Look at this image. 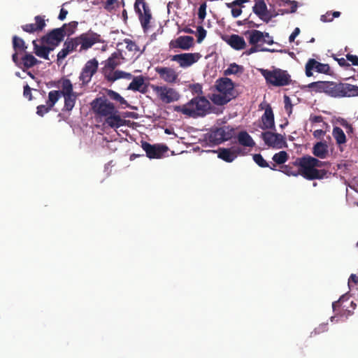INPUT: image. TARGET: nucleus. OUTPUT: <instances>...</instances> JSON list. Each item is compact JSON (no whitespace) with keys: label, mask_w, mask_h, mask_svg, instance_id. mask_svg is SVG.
<instances>
[{"label":"nucleus","mask_w":358,"mask_h":358,"mask_svg":"<svg viewBox=\"0 0 358 358\" xmlns=\"http://www.w3.org/2000/svg\"><path fill=\"white\" fill-rule=\"evenodd\" d=\"M213 109L210 102L205 96H196L187 103L175 107L176 111L194 118L204 117Z\"/></svg>","instance_id":"f03ea898"},{"label":"nucleus","mask_w":358,"mask_h":358,"mask_svg":"<svg viewBox=\"0 0 358 358\" xmlns=\"http://www.w3.org/2000/svg\"><path fill=\"white\" fill-rule=\"evenodd\" d=\"M238 141L241 145L246 147H253L255 145L252 137L245 131L238 133Z\"/></svg>","instance_id":"2f4dec72"},{"label":"nucleus","mask_w":358,"mask_h":358,"mask_svg":"<svg viewBox=\"0 0 358 358\" xmlns=\"http://www.w3.org/2000/svg\"><path fill=\"white\" fill-rule=\"evenodd\" d=\"M194 45V38L190 36H181L172 40L169 46L171 48H180L187 50Z\"/></svg>","instance_id":"412c9836"},{"label":"nucleus","mask_w":358,"mask_h":358,"mask_svg":"<svg viewBox=\"0 0 358 358\" xmlns=\"http://www.w3.org/2000/svg\"><path fill=\"white\" fill-rule=\"evenodd\" d=\"M310 159L315 169L322 167L326 164L325 162H322L318 159L310 156Z\"/></svg>","instance_id":"4d7b16f0"},{"label":"nucleus","mask_w":358,"mask_h":358,"mask_svg":"<svg viewBox=\"0 0 358 358\" xmlns=\"http://www.w3.org/2000/svg\"><path fill=\"white\" fill-rule=\"evenodd\" d=\"M124 58L123 57L122 52L120 50L114 52L111 54L110 57L104 62V66L103 68V73L113 71L117 66H120Z\"/></svg>","instance_id":"6ab92c4d"},{"label":"nucleus","mask_w":358,"mask_h":358,"mask_svg":"<svg viewBox=\"0 0 358 358\" xmlns=\"http://www.w3.org/2000/svg\"><path fill=\"white\" fill-rule=\"evenodd\" d=\"M245 36H248V39L250 45H260L263 44L264 32L252 29L245 32Z\"/></svg>","instance_id":"393cba45"},{"label":"nucleus","mask_w":358,"mask_h":358,"mask_svg":"<svg viewBox=\"0 0 358 358\" xmlns=\"http://www.w3.org/2000/svg\"><path fill=\"white\" fill-rule=\"evenodd\" d=\"M344 298H345V296L343 295L340 297V299L338 301L333 302L332 308H333V310L334 313H336L337 309L339 308V307L341 306V301H343L344 299Z\"/></svg>","instance_id":"338daca9"},{"label":"nucleus","mask_w":358,"mask_h":358,"mask_svg":"<svg viewBox=\"0 0 358 358\" xmlns=\"http://www.w3.org/2000/svg\"><path fill=\"white\" fill-rule=\"evenodd\" d=\"M358 96V86L349 83H343L341 97Z\"/></svg>","instance_id":"7c9ffc66"},{"label":"nucleus","mask_w":358,"mask_h":358,"mask_svg":"<svg viewBox=\"0 0 358 358\" xmlns=\"http://www.w3.org/2000/svg\"><path fill=\"white\" fill-rule=\"evenodd\" d=\"M227 43L236 50H244L246 46V42L243 36L238 34H231L225 40Z\"/></svg>","instance_id":"b1692460"},{"label":"nucleus","mask_w":358,"mask_h":358,"mask_svg":"<svg viewBox=\"0 0 358 358\" xmlns=\"http://www.w3.org/2000/svg\"><path fill=\"white\" fill-rule=\"evenodd\" d=\"M61 95L63 96L77 94L73 92V85L69 79H64L62 81Z\"/></svg>","instance_id":"72a5a7b5"},{"label":"nucleus","mask_w":358,"mask_h":358,"mask_svg":"<svg viewBox=\"0 0 358 358\" xmlns=\"http://www.w3.org/2000/svg\"><path fill=\"white\" fill-rule=\"evenodd\" d=\"M34 46V53L39 57L43 58L44 59L49 60V56L46 52L45 45H39L34 40L32 42Z\"/></svg>","instance_id":"4c0bfd02"},{"label":"nucleus","mask_w":358,"mask_h":358,"mask_svg":"<svg viewBox=\"0 0 358 358\" xmlns=\"http://www.w3.org/2000/svg\"><path fill=\"white\" fill-rule=\"evenodd\" d=\"M226 6L227 8L235 7V6L242 7V8L244 7L243 4L242 3L241 0H235L231 3H226Z\"/></svg>","instance_id":"69168bd1"},{"label":"nucleus","mask_w":358,"mask_h":358,"mask_svg":"<svg viewBox=\"0 0 358 358\" xmlns=\"http://www.w3.org/2000/svg\"><path fill=\"white\" fill-rule=\"evenodd\" d=\"M35 23L26 24L21 27L22 29L29 34L42 31L46 27L44 15H36L34 17Z\"/></svg>","instance_id":"a211bd4d"},{"label":"nucleus","mask_w":358,"mask_h":358,"mask_svg":"<svg viewBox=\"0 0 358 358\" xmlns=\"http://www.w3.org/2000/svg\"><path fill=\"white\" fill-rule=\"evenodd\" d=\"M234 129L230 126H224L213 129L210 134V141L215 144H220L231 139L234 135Z\"/></svg>","instance_id":"1a4fd4ad"},{"label":"nucleus","mask_w":358,"mask_h":358,"mask_svg":"<svg viewBox=\"0 0 358 358\" xmlns=\"http://www.w3.org/2000/svg\"><path fill=\"white\" fill-rule=\"evenodd\" d=\"M105 78L109 82H114L120 78L131 79L132 75L130 73H127L122 71H110L103 73Z\"/></svg>","instance_id":"bb28decb"},{"label":"nucleus","mask_w":358,"mask_h":358,"mask_svg":"<svg viewBox=\"0 0 358 358\" xmlns=\"http://www.w3.org/2000/svg\"><path fill=\"white\" fill-rule=\"evenodd\" d=\"M206 8L207 5L206 2L201 3L199 8L198 10V17L201 20V22L205 19L206 15Z\"/></svg>","instance_id":"5fc2aeb1"},{"label":"nucleus","mask_w":358,"mask_h":358,"mask_svg":"<svg viewBox=\"0 0 358 358\" xmlns=\"http://www.w3.org/2000/svg\"><path fill=\"white\" fill-rule=\"evenodd\" d=\"M124 43H126V48L129 52H132L134 55L138 52V56H139L143 51L140 50L139 47L137 45L135 41H131L129 38H125L124 40Z\"/></svg>","instance_id":"a19ab883"},{"label":"nucleus","mask_w":358,"mask_h":358,"mask_svg":"<svg viewBox=\"0 0 358 358\" xmlns=\"http://www.w3.org/2000/svg\"><path fill=\"white\" fill-rule=\"evenodd\" d=\"M69 54L67 49L64 47L57 54V60L64 59Z\"/></svg>","instance_id":"0e129e2a"},{"label":"nucleus","mask_w":358,"mask_h":358,"mask_svg":"<svg viewBox=\"0 0 358 358\" xmlns=\"http://www.w3.org/2000/svg\"><path fill=\"white\" fill-rule=\"evenodd\" d=\"M78 39L80 45V51L88 50L97 43L104 42L100 34L95 33L91 29L86 33L80 34L78 36Z\"/></svg>","instance_id":"9d476101"},{"label":"nucleus","mask_w":358,"mask_h":358,"mask_svg":"<svg viewBox=\"0 0 358 358\" xmlns=\"http://www.w3.org/2000/svg\"><path fill=\"white\" fill-rule=\"evenodd\" d=\"M152 88L157 97L165 103L177 101L180 97L179 92L176 90L166 85H152Z\"/></svg>","instance_id":"0eeeda50"},{"label":"nucleus","mask_w":358,"mask_h":358,"mask_svg":"<svg viewBox=\"0 0 358 358\" xmlns=\"http://www.w3.org/2000/svg\"><path fill=\"white\" fill-rule=\"evenodd\" d=\"M155 71L160 78L168 83H174L178 78V74L175 69L170 67L157 66Z\"/></svg>","instance_id":"aec40b11"},{"label":"nucleus","mask_w":358,"mask_h":358,"mask_svg":"<svg viewBox=\"0 0 358 358\" xmlns=\"http://www.w3.org/2000/svg\"><path fill=\"white\" fill-rule=\"evenodd\" d=\"M293 164L299 168L300 176L308 180H321L327 174V171L314 167L310 155L296 158Z\"/></svg>","instance_id":"20e7f679"},{"label":"nucleus","mask_w":358,"mask_h":358,"mask_svg":"<svg viewBox=\"0 0 358 358\" xmlns=\"http://www.w3.org/2000/svg\"><path fill=\"white\" fill-rule=\"evenodd\" d=\"M99 62L96 58L88 60L79 76V80L82 83V85L85 86L91 82L92 78L98 71Z\"/></svg>","instance_id":"6e6552de"},{"label":"nucleus","mask_w":358,"mask_h":358,"mask_svg":"<svg viewBox=\"0 0 358 358\" xmlns=\"http://www.w3.org/2000/svg\"><path fill=\"white\" fill-rule=\"evenodd\" d=\"M272 45L274 43L273 38L268 32H264L263 44Z\"/></svg>","instance_id":"13d9d810"},{"label":"nucleus","mask_w":358,"mask_h":358,"mask_svg":"<svg viewBox=\"0 0 358 358\" xmlns=\"http://www.w3.org/2000/svg\"><path fill=\"white\" fill-rule=\"evenodd\" d=\"M13 48L15 51L13 54H17V57L22 52H26L27 46L25 44L24 41L18 37L17 36H13L12 38Z\"/></svg>","instance_id":"c756f323"},{"label":"nucleus","mask_w":358,"mask_h":358,"mask_svg":"<svg viewBox=\"0 0 358 358\" xmlns=\"http://www.w3.org/2000/svg\"><path fill=\"white\" fill-rule=\"evenodd\" d=\"M340 15L341 13L339 11H328L325 14L321 15L320 20L323 22H330L333 21L334 17H338Z\"/></svg>","instance_id":"09e8293b"},{"label":"nucleus","mask_w":358,"mask_h":358,"mask_svg":"<svg viewBox=\"0 0 358 358\" xmlns=\"http://www.w3.org/2000/svg\"><path fill=\"white\" fill-rule=\"evenodd\" d=\"M65 32L61 27L55 28L48 32L41 38V41L43 44L54 45L58 46L64 41Z\"/></svg>","instance_id":"ddd939ff"},{"label":"nucleus","mask_w":358,"mask_h":358,"mask_svg":"<svg viewBox=\"0 0 358 358\" xmlns=\"http://www.w3.org/2000/svg\"><path fill=\"white\" fill-rule=\"evenodd\" d=\"M144 81V78L141 76L134 77L129 85L127 90L144 94L147 92V85H145Z\"/></svg>","instance_id":"a878e982"},{"label":"nucleus","mask_w":358,"mask_h":358,"mask_svg":"<svg viewBox=\"0 0 358 358\" xmlns=\"http://www.w3.org/2000/svg\"><path fill=\"white\" fill-rule=\"evenodd\" d=\"M238 153H240L239 148L234 150L228 148H222L219 150L218 157L227 162H231L235 159Z\"/></svg>","instance_id":"c85d7f7f"},{"label":"nucleus","mask_w":358,"mask_h":358,"mask_svg":"<svg viewBox=\"0 0 358 358\" xmlns=\"http://www.w3.org/2000/svg\"><path fill=\"white\" fill-rule=\"evenodd\" d=\"M281 2L280 3V6H286V5H288V6H290V9L289 10H279V12L281 13V14H284L285 13H295L296 10V8H297V2L295 1H289V0H286L285 1L284 0H281Z\"/></svg>","instance_id":"c03bdc74"},{"label":"nucleus","mask_w":358,"mask_h":358,"mask_svg":"<svg viewBox=\"0 0 358 358\" xmlns=\"http://www.w3.org/2000/svg\"><path fill=\"white\" fill-rule=\"evenodd\" d=\"M262 74L266 83L276 87L286 86L291 83V76L286 71L280 69L273 71L268 69L262 70Z\"/></svg>","instance_id":"39448f33"},{"label":"nucleus","mask_w":358,"mask_h":358,"mask_svg":"<svg viewBox=\"0 0 358 358\" xmlns=\"http://www.w3.org/2000/svg\"><path fill=\"white\" fill-rule=\"evenodd\" d=\"M229 8L231 9V15L235 18L240 16L242 13V7L235 6L230 7Z\"/></svg>","instance_id":"052dcab7"},{"label":"nucleus","mask_w":358,"mask_h":358,"mask_svg":"<svg viewBox=\"0 0 358 358\" xmlns=\"http://www.w3.org/2000/svg\"><path fill=\"white\" fill-rule=\"evenodd\" d=\"M313 70L317 73L331 75V69L329 64H322L315 59H309L306 64V75L307 77L313 76Z\"/></svg>","instance_id":"dca6fc26"},{"label":"nucleus","mask_w":358,"mask_h":358,"mask_svg":"<svg viewBox=\"0 0 358 358\" xmlns=\"http://www.w3.org/2000/svg\"><path fill=\"white\" fill-rule=\"evenodd\" d=\"M253 160L259 166L262 168H266L269 166V164L264 159L261 154H255L253 155Z\"/></svg>","instance_id":"3c124183"},{"label":"nucleus","mask_w":358,"mask_h":358,"mask_svg":"<svg viewBox=\"0 0 358 358\" xmlns=\"http://www.w3.org/2000/svg\"><path fill=\"white\" fill-rule=\"evenodd\" d=\"M78 22L77 21H71L69 23L64 24L61 28L65 32V36L73 34L78 27Z\"/></svg>","instance_id":"58836bf2"},{"label":"nucleus","mask_w":358,"mask_h":358,"mask_svg":"<svg viewBox=\"0 0 358 358\" xmlns=\"http://www.w3.org/2000/svg\"><path fill=\"white\" fill-rule=\"evenodd\" d=\"M12 60L15 65L20 69L24 71L26 69H29L35 65L38 64L41 62L38 61L35 57L31 53L24 52L21 59L17 57V54H13Z\"/></svg>","instance_id":"f8f14e48"},{"label":"nucleus","mask_w":358,"mask_h":358,"mask_svg":"<svg viewBox=\"0 0 358 358\" xmlns=\"http://www.w3.org/2000/svg\"><path fill=\"white\" fill-rule=\"evenodd\" d=\"M332 135L338 145H340L346 143V136L340 127H334L332 131Z\"/></svg>","instance_id":"f704fd0d"},{"label":"nucleus","mask_w":358,"mask_h":358,"mask_svg":"<svg viewBox=\"0 0 358 358\" xmlns=\"http://www.w3.org/2000/svg\"><path fill=\"white\" fill-rule=\"evenodd\" d=\"M119 0H106L104 3V8L108 11L115 9L116 7H119Z\"/></svg>","instance_id":"864d4df0"},{"label":"nucleus","mask_w":358,"mask_h":358,"mask_svg":"<svg viewBox=\"0 0 358 358\" xmlns=\"http://www.w3.org/2000/svg\"><path fill=\"white\" fill-rule=\"evenodd\" d=\"M252 47L247 50L244 53L246 55H252L255 52H275V50L274 49H269V48H263V47H260V45H251Z\"/></svg>","instance_id":"de8ad7c7"},{"label":"nucleus","mask_w":358,"mask_h":358,"mask_svg":"<svg viewBox=\"0 0 358 358\" xmlns=\"http://www.w3.org/2000/svg\"><path fill=\"white\" fill-rule=\"evenodd\" d=\"M347 60L352 62V64L354 66H358V57L357 55H353L351 54L346 55Z\"/></svg>","instance_id":"680f3d73"},{"label":"nucleus","mask_w":358,"mask_h":358,"mask_svg":"<svg viewBox=\"0 0 358 358\" xmlns=\"http://www.w3.org/2000/svg\"><path fill=\"white\" fill-rule=\"evenodd\" d=\"M141 148L150 159H159L168 150L167 146L159 144L152 145L146 141H141Z\"/></svg>","instance_id":"4468645a"},{"label":"nucleus","mask_w":358,"mask_h":358,"mask_svg":"<svg viewBox=\"0 0 358 358\" xmlns=\"http://www.w3.org/2000/svg\"><path fill=\"white\" fill-rule=\"evenodd\" d=\"M243 67L242 66L238 65L236 63H233V64H231L226 70H224V76L236 75V74L243 73Z\"/></svg>","instance_id":"ea45409f"},{"label":"nucleus","mask_w":358,"mask_h":358,"mask_svg":"<svg viewBox=\"0 0 358 358\" xmlns=\"http://www.w3.org/2000/svg\"><path fill=\"white\" fill-rule=\"evenodd\" d=\"M106 94L108 97L110 99L120 103L122 106H125V107H129V104L128 102L117 92L112 90H106Z\"/></svg>","instance_id":"473e14b6"},{"label":"nucleus","mask_w":358,"mask_h":358,"mask_svg":"<svg viewBox=\"0 0 358 358\" xmlns=\"http://www.w3.org/2000/svg\"><path fill=\"white\" fill-rule=\"evenodd\" d=\"M23 95L29 100L32 99L31 89L28 85L24 87Z\"/></svg>","instance_id":"e2e57ef3"},{"label":"nucleus","mask_w":358,"mask_h":358,"mask_svg":"<svg viewBox=\"0 0 358 358\" xmlns=\"http://www.w3.org/2000/svg\"><path fill=\"white\" fill-rule=\"evenodd\" d=\"M262 125L261 128L264 130L274 129L275 130V121L274 115L272 108L268 105L265 109L264 113L262 116Z\"/></svg>","instance_id":"5701e85b"},{"label":"nucleus","mask_w":358,"mask_h":358,"mask_svg":"<svg viewBox=\"0 0 358 358\" xmlns=\"http://www.w3.org/2000/svg\"><path fill=\"white\" fill-rule=\"evenodd\" d=\"M90 106L95 117L103 120V125L119 128L124 124L125 120L121 117L119 110L106 96L94 99Z\"/></svg>","instance_id":"f257e3e1"},{"label":"nucleus","mask_w":358,"mask_h":358,"mask_svg":"<svg viewBox=\"0 0 358 358\" xmlns=\"http://www.w3.org/2000/svg\"><path fill=\"white\" fill-rule=\"evenodd\" d=\"M261 136L265 144L268 147L282 148L286 144L284 136L280 134L265 131L262 132Z\"/></svg>","instance_id":"2eb2a0df"},{"label":"nucleus","mask_w":358,"mask_h":358,"mask_svg":"<svg viewBox=\"0 0 358 358\" xmlns=\"http://www.w3.org/2000/svg\"><path fill=\"white\" fill-rule=\"evenodd\" d=\"M215 87L218 94H213L211 101L216 105L223 106L237 96L232 80L228 78H221L216 80Z\"/></svg>","instance_id":"7ed1b4c3"},{"label":"nucleus","mask_w":358,"mask_h":358,"mask_svg":"<svg viewBox=\"0 0 358 358\" xmlns=\"http://www.w3.org/2000/svg\"><path fill=\"white\" fill-rule=\"evenodd\" d=\"M134 8L138 15L142 29L146 33L151 27L150 23L152 19V13L148 5L145 0H136Z\"/></svg>","instance_id":"423d86ee"},{"label":"nucleus","mask_w":358,"mask_h":358,"mask_svg":"<svg viewBox=\"0 0 358 358\" xmlns=\"http://www.w3.org/2000/svg\"><path fill=\"white\" fill-rule=\"evenodd\" d=\"M300 33V29L296 27L294 29L293 32L291 34V35L289 37V42H293L295 39V38Z\"/></svg>","instance_id":"774afa93"},{"label":"nucleus","mask_w":358,"mask_h":358,"mask_svg":"<svg viewBox=\"0 0 358 358\" xmlns=\"http://www.w3.org/2000/svg\"><path fill=\"white\" fill-rule=\"evenodd\" d=\"M285 109L289 115L292 112V104L290 98L287 95L284 96Z\"/></svg>","instance_id":"6e6d98bb"},{"label":"nucleus","mask_w":358,"mask_h":358,"mask_svg":"<svg viewBox=\"0 0 358 358\" xmlns=\"http://www.w3.org/2000/svg\"><path fill=\"white\" fill-rule=\"evenodd\" d=\"M313 154L320 159H325L328 156V145L326 142H317L313 148Z\"/></svg>","instance_id":"cd10ccee"},{"label":"nucleus","mask_w":358,"mask_h":358,"mask_svg":"<svg viewBox=\"0 0 358 358\" xmlns=\"http://www.w3.org/2000/svg\"><path fill=\"white\" fill-rule=\"evenodd\" d=\"M52 108V107L50 106V105L48 104L47 103L45 105H39L36 108V114L38 116L43 117L44 115L49 113Z\"/></svg>","instance_id":"8fccbe9b"},{"label":"nucleus","mask_w":358,"mask_h":358,"mask_svg":"<svg viewBox=\"0 0 358 358\" xmlns=\"http://www.w3.org/2000/svg\"><path fill=\"white\" fill-rule=\"evenodd\" d=\"M61 96L62 95L59 90H52L48 93V99L46 102L53 108Z\"/></svg>","instance_id":"37998d69"},{"label":"nucleus","mask_w":358,"mask_h":358,"mask_svg":"<svg viewBox=\"0 0 358 358\" xmlns=\"http://www.w3.org/2000/svg\"><path fill=\"white\" fill-rule=\"evenodd\" d=\"M281 171L287 176H298L300 175L299 168L296 167L293 162L281 167Z\"/></svg>","instance_id":"e433bc0d"},{"label":"nucleus","mask_w":358,"mask_h":358,"mask_svg":"<svg viewBox=\"0 0 358 358\" xmlns=\"http://www.w3.org/2000/svg\"><path fill=\"white\" fill-rule=\"evenodd\" d=\"M77 97L78 94L64 96V105L63 110L68 112L71 111L75 106Z\"/></svg>","instance_id":"c9c22d12"},{"label":"nucleus","mask_w":358,"mask_h":358,"mask_svg":"<svg viewBox=\"0 0 358 358\" xmlns=\"http://www.w3.org/2000/svg\"><path fill=\"white\" fill-rule=\"evenodd\" d=\"M79 45L80 43L78 37H76L74 38H71L70 40H66L64 43V47L67 49L68 52L70 53L75 50Z\"/></svg>","instance_id":"49530a36"},{"label":"nucleus","mask_w":358,"mask_h":358,"mask_svg":"<svg viewBox=\"0 0 358 358\" xmlns=\"http://www.w3.org/2000/svg\"><path fill=\"white\" fill-rule=\"evenodd\" d=\"M201 57V55L199 52L181 53L173 55L171 59L178 62L181 68L185 69L197 62Z\"/></svg>","instance_id":"9b49d317"},{"label":"nucleus","mask_w":358,"mask_h":358,"mask_svg":"<svg viewBox=\"0 0 358 358\" xmlns=\"http://www.w3.org/2000/svg\"><path fill=\"white\" fill-rule=\"evenodd\" d=\"M343 88L342 83L325 81L324 91L327 95L334 98H341Z\"/></svg>","instance_id":"4be33fe9"},{"label":"nucleus","mask_w":358,"mask_h":358,"mask_svg":"<svg viewBox=\"0 0 358 358\" xmlns=\"http://www.w3.org/2000/svg\"><path fill=\"white\" fill-rule=\"evenodd\" d=\"M253 12L264 22H268L273 17L277 16L278 13L273 14L267 8V6L264 0H258L252 7Z\"/></svg>","instance_id":"f3484780"},{"label":"nucleus","mask_w":358,"mask_h":358,"mask_svg":"<svg viewBox=\"0 0 358 358\" xmlns=\"http://www.w3.org/2000/svg\"><path fill=\"white\" fill-rule=\"evenodd\" d=\"M324 85L325 81H316L309 83L305 87L312 89L316 93H324Z\"/></svg>","instance_id":"79ce46f5"},{"label":"nucleus","mask_w":358,"mask_h":358,"mask_svg":"<svg viewBox=\"0 0 358 358\" xmlns=\"http://www.w3.org/2000/svg\"><path fill=\"white\" fill-rule=\"evenodd\" d=\"M206 30L202 26H198L196 29V41L201 43L206 36Z\"/></svg>","instance_id":"603ef678"},{"label":"nucleus","mask_w":358,"mask_h":358,"mask_svg":"<svg viewBox=\"0 0 358 358\" xmlns=\"http://www.w3.org/2000/svg\"><path fill=\"white\" fill-rule=\"evenodd\" d=\"M341 125L346 129V132L348 135L354 133V128L346 120H343L341 122Z\"/></svg>","instance_id":"bf43d9fd"},{"label":"nucleus","mask_w":358,"mask_h":358,"mask_svg":"<svg viewBox=\"0 0 358 358\" xmlns=\"http://www.w3.org/2000/svg\"><path fill=\"white\" fill-rule=\"evenodd\" d=\"M288 154L285 151H280L273 156V160L275 164H282L288 159Z\"/></svg>","instance_id":"a18cd8bd"}]
</instances>
